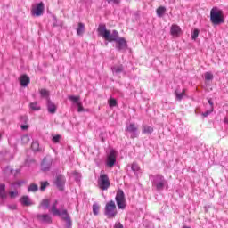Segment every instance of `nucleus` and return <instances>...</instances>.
Masks as SVG:
<instances>
[{"label": "nucleus", "mask_w": 228, "mask_h": 228, "mask_svg": "<svg viewBox=\"0 0 228 228\" xmlns=\"http://www.w3.org/2000/svg\"><path fill=\"white\" fill-rule=\"evenodd\" d=\"M98 35L102 37L107 42H116V49L117 51H124V49H127V41L126 38L120 37L118 31L106 29V25L100 24L98 26Z\"/></svg>", "instance_id": "obj_1"}, {"label": "nucleus", "mask_w": 228, "mask_h": 228, "mask_svg": "<svg viewBox=\"0 0 228 228\" xmlns=\"http://www.w3.org/2000/svg\"><path fill=\"white\" fill-rule=\"evenodd\" d=\"M49 211L53 216H61V218L67 223L68 227H72V220L70 219V216H69V211H67V209H58V200L53 202Z\"/></svg>", "instance_id": "obj_2"}, {"label": "nucleus", "mask_w": 228, "mask_h": 228, "mask_svg": "<svg viewBox=\"0 0 228 228\" xmlns=\"http://www.w3.org/2000/svg\"><path fill=\"white\" fill-rule=\"evenodd\" d=\"M150 179L158 191H162L165 188H168V182L165 179V176L161 175H151Z\"/></svg>", "instance_id": "obj_3"}, {"label": "nucleus", "mask_w": 228, "mask_h": 228, "mask_svg": "<svg viewBox=\"0 0 228 228\" xmlns=\"http://www.w3.org/2000/svg\"><path fill=\"white\" fill-rule=\"evenodd\" d=\"M117 205H115V201L110 200L106 203L104 208V216L108 218H115L118 215Z\"/></svg>", "instance_id": "obj_4"}, {"label": "nucleus", "mask_w": 228, "mask_h": 228, "mask_svg": "<svg viewBox=\"0 0 228 228\" xmlns=\"http://www.w3.org/2000/svg\"><path fill=\"white\" fill-rule=\"evenodd\" d=\"M210 20L212 24L216 25L224 23V16L222 15V11L216 8H213L210 11Z\"/></svg>", "instance_id": "obj_5"}, {"label": "nucleus", "mask_w": 228, "mask_h": 228, "mask_svg": "<svg viewBox=\"0 0 228 228\" xmlns=\"http://www.w3.org/2000/svg\"><path fill=\"white\" fill-rule=\"evenodd\" d=\"M115 200L118 209H126V207L127 206V201H126V195L124 194V191L120 189L118 190Z\"/></svg>", "instance_id": "obj_6"}, {"label": "nucleus", "mask_w": 228, "mask_h": 228, "mask_svg": "<svg viewBox=\"0 0 228 228\" xmlns=\"http://www.w3.org/2000/svg\"><path fill=\"white\" fill-rule=\"evenodd\" d=\"M110 176L107 174L102 173L98 178V186L102 191L110 188Z\"/></svg>", "instance_id": "obj_7"}, {"label": "nucleus", "mask_w": 228, "mask_h": 228, "mask_svg": "<svg viewBox=\"0 0 228 228\" xmlns=\"http://www.w3.org/2000/svg\"><path fill=\"white\" fill-rule=\"evenodd\" d=\"M66 182L67 180L65 179V175L57 173L53 181V184H55L56 188H58L60 191H63V190H65Z\"/></svg>", "instance_id": "obj_8"}, {"label": "nucleus", "mask_w": 228, "mask_h": 228, "mask_svg": "<svg viewBox=\"0 0 228 228\" xmlns=\"http://www.w3.org/2000/svg\"><path fill=\"white\" fill-rule=\"evenodd\" d=\"M53 167V157L47 155L45 156L41 162V170L43 172H49Z\"/></svg>", "instance_id": "obj_9"}, {"label": "nucleus", "mask_w": 228, "mask_h": 228, "mask_svg": "<svg viewBox=\"0 0 228 228\" xmlns=\"http://www.w3.org/2000/svg\"><path fill=\"white\" fill-rule=\"evenodd\" d=\"M31 14L33 17H40L44 15V3L41 2L39 4L32 5Z\"/></svg>", "instance_id": "obj_10"}, {"label": "nucleus", "mask_w": 228, "mask_h": 228, "mask_svg": "<svg viewBox=\"0 0 228 228\" xmlns=\"http://www.w3.org/2000/svg\"><path fill=\"white\" fill-rule=\"evenodd\" d=\"M126 131L130 134V138L134 140V138H138V126L135 124L130 123L126 125Z\"/></svg>", "instance_id": "obj_11"}, {"label": "nucleus", "mask_w": 228, "mask_h": 228, "mask_svg": "<svg viewBox=\"0 0 228 228\" xmlns=\"http://www.w3.org/2000/svg\"><path fill=\"white\" fill-rule=\"evenodd\" d=\"M115 163H117V156L115 155V151H111L109 156L107 157L106 165L107 167L111 168V167H114Z\"/></svg>", "instance_id": "obj_12"}, {"label": "nucleus", "mask_w": 228, "mask_h": 228, "mask_svg": "<svg viewBox=\"0 0 228 228\" xmlns=\"http://www.w3.org/2000/svg\"><path fill=\"white\" fill-rule=\"evenodd\" d=\"M31 150L33 151V152L38 153H42L45 151L44 146L40 145V142H38V141L32 142Z\"/></svg>", "instance_id": "obj_13"}, {"label": "nucleus", "mask_w": 228, "mask_h": 228, "mask_svg": "<svg viewBox=\"0 0 228 228\" xmlns=\"http://www.w3.org/2000/svg\"><path fill=\"white\" fill-rule=\"evenodd\" d=\"M37 218L39 220V222H43L44 224H51L53 222V219L49 216V214H38Z\"/></svg>", "instance_id": "obj_14"}, {"label": "nucleus", "mask_w": 228, "mask_h": 228, "mask_svg": "<svg viewBox=\"0 0 228 228\" xmlns=\"http://www.w3.org/2000/svg\"><path fill=\"white\" fill-rule=\"evenodd\" d=\"M170 33L173 37H180L181 33H183V30L181 29V27L174 24L171 26Z\"/></svg>", "instance_id": "obj_15"}, {"label": "nucleus", "mask_w": 228, "mask_h": 228, "mask_svg": "<svg viewBox=\"0 0 228 228\" xmlns=\"http://www.w3.org/2000/svg\"><path fill=\"white\" fill-rule=\"evenodd\" d=\"M111 71L114 76H118V74H122V72H124V65H114L111 67Z\"/></svg>", "instance_id": "obj_16"}, {"label": "nucleus", "mask_w": 228, "mask_h": 228, "mask_svg": "<svg viewBox=\"0 0 228 228\" xmlns=\"http://www.w3.org/2000/svg\"><path fill=\"white\" fill-rule=\"evenodd\" d=\"M46 106L48 112H50L52 115H54V113H56V104H54V102H53L51 100H47Z\"/></svg>", "instance_id": "obj_17"}, {"label": "nucleus", "mask_w": 228, "mask_h": 228, "mask_svg": "<svg viewBox=\"0 0 228 228\" xmlns=\"http://www.w3.org/2000/svg\"><path fill=\"white\" fill-rule=\"evenodd\" d=\"M20 202L22 206H26V207L33 206V203L31 201V199H29V196H22L20 199Z\"/></svg>", "instance_id": "obj_18"}, {"label": "nucleus", "mask_w": 228, "mask_h": 228, "mask_svg": "<svg viewBox=\"0 0 228 228\" xmlns=\"http://www.w3.org/2000/svg\"><path fill=\"white\" fill-rule=\"evenodd\" d=\"M29 83H31V79H29V77H28V75H22L20 77V84L26 87L28 86V85H29Z\"/></svg>", "instance_id": "obj_19"}, {"label": "nucleus", "mask_w": 228, "mask_h": 228, "mask_svg": "<svg viewBox=\"0 0 228 228\" xmlns=\"http://www.w3.org/2000/svg\"><path fill=\"white\" fill-rule=\"evenodd\" d=\"M142 129L143 134H152L154 133V127L148 125H142Z\"/></svg>", "instance_id": "obj_20"}, {"label": "nucleus", "mask_w": 228, "mask_h": 228, "mask_svg": "<svg viewBox=\"0 0 228 228\" xmlns=\"http://www.w3.org/2000/svg\"><path fill=\"white\" fill-rule=\"evenodd\" d=\"M8 197V194H6V185L4 183L0 184V198L4 200Z\"/></svg>", "instance_id": "obj_21"}, {"label": "nucleus", "mask_w": 228, "mask_h": 228, "mask_svg": "<svg viewBox=\"0 0 228 228\" xmlns=\"http://www.w3.org/2000/svg\"><path fill=\"white\" fill-rule=\"evenodd\" d=\"M51 206V201L47 199H45L41 201L39 208H43V209H49Z\"/></svg>", "instance_id": "obj_22"}, {"label": "nucleus", "mask_w": 228, "mask_h": 228, "mask_svg": "<svg viewBox=\"0 0 228 228\" xmlns=\"http://www.w3.org/2000/svg\"><path fill=\"white\" fill-rule=\"evenodd\" d=\"M84 33H85V24L79 22L78 28H77V35H78V37H83Z\"/></svg>", "instance_id": "obj_23"}, {"label": "nucleus", "mask_w": 228, "mask_h": 228, "mask_svg": "<svg viewBox=\"0 0 228 228\" xmlns=\"http://www.w3.org/2000/svg\"><path fill=\"white\" fill-rule=\"evenodd\" d=\"M26 167H35L37 165V160L31 157H28V159L25 161Z\"/></svg>", "instance_id": "obj_24"}, {"label": "nucleus", "mask_w": 228, "mask_h": 228, "mask_svg": "<svg viewBox=\"0 0 228 228\" xmlns=\"http://www.w3.org/2000/svg\"><path fill=\"white\" fill-rule=\"evenodd\" d=\"M29 108L32 110V111H40L41 110L40 105H38V102H30Z\"/></svg>", "instance_id": "obj_25"}, {"label": "nucleus", "mask_w": 228, "mask_h": 228, "mask_svg": "<svg viewBox=\"0 0 228 228\" xmlns=\"http://www.w3.org/2000/svg\"><path fill=\"white\" fill-rule=\"evenodd\" d=\"M165 12H167V8L165 6H159L157 9L158 17H163V15H165Z\"/></svg>", "instance_id": "obj_26"}, {"label": "nucleus", "mask_w": 228, "mask_h": 228, "mask_svg": "<svg viewBox=\"0 0 228 228\" xmlns=\"http://www.w3.org/2000/svg\"><path fill=\"white\" fill-rule=\"evenodd\" d=\"M69 177H73V179H75V181L79 182V181H81V173H79V172L70 173Z\"/></svg>", "instance_id": "obj_27"}, {"label": "nucleus", "mask_w": 228, "mask_h": 228, "mask_svg": "<svg viewBox=\"0 0 228 228\" xmlns=\"http://www.w3.org/2000/svg\"><path fill=\"white\" fill-rule=\"evenodd\" d=\"M28 191L35 193L38 191V185L36 183H32L28 187Z\"/></svg>", "instance_id": "obj_28"}, {"label": "nucleus", "mask_w": 228, "mask_h": 228, "mask_svg": "<svg viewBox=\"0 0 228 228\" xmlns=\"http://www.w3.org/2000/svg\"><path fill=\"white\" fill-rule=\"evenodd\" d=\"M69 101H72L74 104H76V106H77V104H79L81 102V101L79 100V96H69Z\"/></svg>", "instance_id": "obj_29"}, {"label": "nucleus", "mask_w": 228, "mask_h": 228, "mask_svg": "<svg viewBox=\"0 0 228 228\" xmlns=\"http://www.w3.org/2000/svg\"><path fill=\"white\" fill-rule=\"evenodd\" d=\"M200 33V30L199 28H195L193 32L191 33V39L192 40H197L199 38V35Z\"/></svg>", "instance_id": "obj_30"}, {"label": "nucleus", "mask_w": 228, "mask_h": 228, "mask_svg": "<svg viewBox=\"0 0 228 228\" xmlns=\"http://www.w3.org/2000/svg\"><path fill=\"white\" fill-rule=\"evenodd\" d=\"M108 104L110 108H115V106H117L118 102L115 98H110L108 100Z\"/></svg>", "instance_id": "obj_31"}, {"label": "nucleus", "mask_w": 228, "mask_h": 228, "mask_svg": "<svg viewBox=\"0 0 228 228\" xmlns=\"http://www.w3.org/2000/svg\"><path fill=\"white\" fill-rule=\"evenodd\" d=\"M131 170L133 172H139L140 171V166H138V164L136 162H134L132 165H131Z\"/></svg>", "instance_id": "obj_32"}, {"label": "nucleus", "mask_w": 228, "mask_h": 228, "mask_svg": "<svg viewBox=\"0 0 228 228\" xmlns=\"http://www.w3.org/2000/svg\"><path fill=\"white\" fill-rule=\"evenodd\" d=\"M99 209H100L99 204L94 203L93 205V213H94V215H95V216L99 215Z\"/></svg>", "instance_id": "obj_33"}, {"label": "nucleus", "mask_w": 228, "mask_h": 228, "mask_svg": "<svg viewBox=\"0 0 228 228\" xmlns=\"http://www.w3.org/2000/svg\"><path fill=\"white\" fill-rule=\"evenodd\" d=\"M108 4H116L118 5L120 4L122 0H106Z\"/></svg>", "instance_id": "obj_34"}, {"label": "nucleus", "mask_w": 228, "mask_h": 228, "mask_svg": "<svg viewBox=\"0 0 228 228\" xmlns=\"http://www.w3.org/2000/svg\"><path fill=\"white\" fill-rule=\"evenodd\" d=\"M176 101H183V97L184 95L182 93H178L177 91L175 92Z\"/></svg>", "instance_id": "obj_35"}, {"label": "nucleus", "mask_w": 228, "mask_h": 228, "mask_svg": "<svg viewBox=\"0 0 228 228\" xmlns=\"http://www.w3.org/2000/svg\"><path fill=\"white\" fill-rule=\"evenodd\" d=\"M205 79L206 81H211L213 79V75L211 74V72L205 73Z\"/></svg>", "instance_id": "obj_36"}, {"label": "nucleus", "mask_w": 228, "mask_h": 228, "mask_svg": "<svg viewBox=\"0 0 228 228\" xmlns=\"http://www.w3.org/2000/svg\"><path fill=\"white\" fill-rule=\"evenodd\" d=\"M47 186H49V182H42L40 186V191H44V190H45Z\"/></svg>", "instance_id": "obj_37"}, {"label": "nucleus", "mask_w": 228, "mask_h": 228, "mask_svg": "<svg viewBox=\"0 0 228 228\" xmlns=\"http://www.w3.org/2000/svg\"><path fill=\"white\" fill-rule=\"evenodd\" d=\"M40 94L42 97H49V91L45 89H41Z\"/></svg>", "instance_id": "obj_38"}, {"label": "nucleus", "mask_w": 228, "mask_h": 228, "mask_svg": "<svg viewBox=\"0 0 228 228\" xmlns=\"http://www.w3.org/2000/svg\"><path fill=\"white\" fill-rule=\"evenodd\" d=\"M77 107L78 113L85 111V108H83V103L81 102L77 104Z\"/></svg>", "instance_id": "obj_39"}, {"label": "nucleus", "mask_w": 228, "mask_h": 228, "mask_svg": "<svg viewBox=\"0 0 228 228\" xmlns=\"http://www.w3.org/2000/svg\"><path fill=\"white\" fill-rule=\"evenodd\" d=\"M21 141L23 142V143H28L29 142V136L28 135H23L21 137Z\"/></svg>", "instance_id": "obj_40"}, {"label": "nucleus", "mask_w": 228, "mask_h": 228, "mask_svg": "<svg viewBox=\"0 0 228 228\" xmlns=\"http://www.w3.org/2000/svg\"><path fill=\"white\" fill-rule=\"evenodd\" d=\"M9 195L11 197V199H15V197H17L19 195V191H10Z\"/></svg>", "instance_id": "obj_41"}, {"label": "nucleus", "mask_w": 228, "mask_h": 228, "mask_svg": "<svg viewBox=\"0 0 228 228\" xmlns=\"http://www.w3.org/2000/svg\"><path fill=\"white\" fill-rule=\"evenodd\" d=\"M114 228H124V225L121 222L117 221L114 224Z\"/></svg>", "instance_id": "obj_42"}, {"label": "nucleus", "mask_w": 228, "mask_h": 228, "mask_svg": "<svg viewBox=\"0 0 228 228\" xmlns=\"http://www.w3.org/2000/svg\"><path fill=\"white\" fill-rule=\"evenodd\" d=\"M213 112V110H207L205 112L202 113L203 117H209V115H211V113Z\"/></svg>", "instance_id": "obj_43"}, {"label": "nucleus", "mask_w": 228, "mask_h": 228, "mask_svg": "<svg viewBox=\"0 0 228 228\" xmlns=\"http://www.w3.org/2000/svg\"><path fill=\"white\" fill-rule=\"evenodd\" d=\"M60 138H61L60 135H55V136L53 137V142L54 143H58V142H60Z\"/></svg>", "instance_id": "obj_44"}, {"label": "nucleus", "mask_w": 228, "mask_h": 228, "mask_svg": "<svg viewBox=\"0 0 228 228\" xmlns=\"http://www.w3.org/2000/svg\"><path fill=\"white\" fill-rule=\"evenodd\" d=\"M53 24L54 27L58 26V18H56V16L53 18Z\"/></svg>", "instance_id": "obj_45"}, {"label": "nucleus", "mask_w": 228, "mask_h": 228, "mask_svg": "<svg viewBox=\"0 0 228 228\" xmlns=\"http://www.w3.org/2000/svg\"><path fill=\"white\" fill-rule=\"evenodd\" d=\"M20 127H21L22 131H28V129H29L28 125H21Z\"/></svg>", "instance_id": "obj_46"}, {"label": "nucleus", "mask_w": 228, "mask_h": 228, "mask_svg": "<svg viewBox=\"0 0 228 228\" xmlns=\"http://www.w3.org/2000/svg\"><path fill=\"white\" fill-rule=\"evenodd\" d=\"M8 208L15 211V209H17V205H8Z\"/></svg>", "instance_id": "obj_47"}, {"label": "nucleus", "mask_w": 228, "mask_h": 228, "mask_svg": "<svg viewBox=\"0 0 228 228\" xmlns=\"http://www.w3.org/2000/svg\"><path fill=\"white\" fill-rule=\"evenodd\" d=\"M24 183H26L24 180H20L16 182L17 186H22V184H24Z\"/></svg>", "instance_id": "obj_48"}, {"label": "nucleus", "mask_w": 228, "mask_h": 228, "mask_svg": "<svg viewBox=\"0 0 228 228\" xmlns=\"http://www.w3.org/2000/svg\"><path fill=\"white\" fill-rule=\"evenodd\" d=\"M21 122H24L26 124L28 122V117L26 116L21 117Z\"/></svg>", "instance_id": "obj_49"}, {"label": "nucleus", "mask_w": 228, "mask_h": 228, "mask_svg": "<svg viewBox=\"0 0 228 228\" xmlns=\"http://www.w3.org/2000/svg\"><path fill=\"white\" fill-rule=\"evenodd\" d=\"M208 104L211 106V108H213V100L208 99Z\"/></svg>", "instance_id": "obj_50"}, {"label": "nucleus", "mask_w": 228, "mask_h": 228, "mask_svg": "<svg viewBox=\"0 0 228 228\" xmlns=\"http://www.w3.org/2000/svg\"><path fill=\"white\" fill-rule=\"evenodd\" d=\"M182 94L183 96L186 95V89H183Z\"/></svg>", "instance_id": "obj_51"}, {"label": "nucleus", "mask_w": 228, "mask_h": 228, "mask_svg": "<svg viewBox=\"0 0 228 228\" xmlns=\"http://www.w3.org/2000/svg\"><path fill=\"white\" fill-rule=\"evenodd\" d=\"M10 172H13V169H10Z\"/></svg>", "instance_id": "obj_52"}]
</instances>
